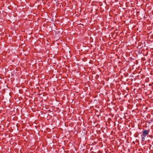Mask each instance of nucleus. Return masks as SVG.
I'll list each match as a JSON object with an SVG mask.
<instances>
[{
  "label": "nucleus",
  "instance_id": "obj_1",
  "mask_svg": "<svg viewBox=\"0 0 153 153\" xmlns=\"http://www.w3.org/2000/svg\"><path fill=\"white\" fill-rule=\"evenodd\" d=\"M149 131V130H145L143 129L142 132L143 133L141 135L142 138V141H144L145 140V138L146 135L148 134Z\"/></svg>",
  "mask_w": 153,
  "mask_h": 153
}]
</instances>
